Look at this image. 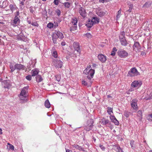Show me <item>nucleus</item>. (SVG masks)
Instances as JSON below:
<instances>
[{
	"mask_svg": "<svg viewBox=\"0 0 152 152\" xmlns=\"http://www.w3.org/2000/svg\"><path fill=\"white\" fill-rule=\"evenodd\" d=\"M91 20L94 24L98 23L99 21V19L97 17H93Z\"/></svg>",
	"mask_w": 152,
	"mask_h": 152,
	"instance_id": "obj_22",
	"label": "nucleus"
},
{
	"mask_svg": "<svg viewBox=\"0 0 152 152\" xmlns=\"http://www.w3.org/2000/svg\"><path fill=\"white\" fill-rule=\"evenodd\" d=\"M28 86H27L23 88L21 91L20 94V98L21 99H23V98H24V99L26 101V93L28 92Z\"/></svg>",
	"mask_w": 152,
	"mask_h": 152,
	"instance_id": "obj_3",
	"label": "nucleus"
},
{
	"mask_svg": "<svg viewBox=\"0 0 152 152\" xmlns=\"http://www.w3.org/2000/svg\"><path fill=\"white\" fill-rule=\"evenodd\" d=\"M102 124L104 125H106L107 124L110 125V122L107 119H102Z\"/></svg>",
	"mask_w": 152,
	"mask_h": 152,
	"instance_id": "obj_24",
	"label": "nucleus"
},
{
	"mask_svg": "<svg viewBox=\"0 0 152 152\" xmlns=\"http://www.w3.org/2000/svg\"><path fill=\"white\" fill-rule=\"evenodd\" d=\"M24 37H23L22 38H21V39L23 40V39H24Z\"/></svg>",
	"mask_w": 152,
	"mask_h": 152,
	"instance_id": "obj_64",
	"label": "nucleus"
},
{
	"mask_svg": "<svg viewBox=\"0 0 152 152\" xmlns=\"http://www.w3.org/2000/svg\"><path fill=\"white\" fill-rule=\"evenodd\" d=\"M94 122L93 120L91 119L88 120L87 121V125L84 128L85 129L86 131H89L91 130L93 126Z\"/></svg>",
	"mask_w": 152,
	"mask_h": 152,
	"instance_id": "obj_5",
	"label": "nucleus"
},
{
	"mask_svg": "<svg viewBox=\"0 0 152 152\" xmlns=\"http://www.w3.org/2000/svg\"><path fill=\"white\" fill-rule=\"evenodd\" d=\"M21 1L20 4H21L22 5H24V2L23 1Z\"/></svg>",
	"mask_w": 152,
	"mask_h": 152,
	"instance_id": "obj_60",
	"label": "nucleus"
},
{
	"mask_svg": "<svg viewBox=\"0 0 152 152\" xmlns=\"http://www.w3.org/2000/svg\"><path fill=\"white\" fill-rule=\"evenodd\" d=\"M121 45L123 46H126L128 44V43L125 38L120 40Z\"/></svg>",
	"mask_w": 152,
	"mask_h": 152,
	"instance_id": "obj_27",
	"label": "nucleus"
},
{
	"mask_svg": "<svg viewBox=\"0 0 152 152\" xmlns=\"http://www.w3.org/2000/svg\"><path fill=\"white\" fill-rule=\"evenodd\" d=\"M56 12L57 13V15L59 16L61 14V11L59 9H57L56 11Z\"/></svg>",
	"mask_w": 152,
	"mask_h": 152,
	"instance_id": "obj_49",
	"label": "nucleus"
},
{
	"mask_svg": "<svg viewBox=\"0 0 152 152\" xmlns=\"http://www.w3.org/2000/svg\"><path fill=\"white\" fill-rule=\"evenodd\" d=\"M151 3L149 2H147L145 3V4L143 6V7L145 8H148L150 7L151 5Z\"/></svg>",
	"mask_w": 152,
	"mask_h": 152,
	"instance_id": "obj_33",
	"label": "nucleus"
},
{
	"mask_svg": "<svg viewBox=\"0 0 152 152\" xmlns=\"http://www.w3.org/2000/svg\"><path fill=\"white\" fill-rule=\"evenodd\" d=\"M79 12L80 14L83 17H85L86 15V10L83 7L80 8Z\"/></svg>",
	"mask_w": 152,
	"mask_h": 152,
	"instance_id": "obj_15",
	"label": "nucleus"
},
{
	"mask_svg": "<svg viewBox=\"0 0 152 152\" xmlns=\"http://www.w3.org/2000/svg\"><path fill=\"white\" fill-rule=\"evenodd\" d=\"M118 53V56L121 58H125L128 56V53L123 50H119Z\"/></svg>",
	"mask_w": 152,
	"mask_h": 152,
	"instance_id": "obj_7",
	"label": "nucleus"
},
{
	"mask_svg": "<svg viewBox=\"0 0 152 152\" xmlns=\"http://www.w3.org/2000/svg\"><path fill=\"white\" fill-rule=\"evenodd\" d=\"M137 116L139 117L141 119L142 118V111L139 110L137 113Z\"/></svg>",
	"mask_w": 152,
	"mask_h": 152,
	"instance_id": "obj_31",
	"label": "nucleus"
},
{
	"mask_svg": "<svg viewBox=\"0 0 152 152\" xmlns=\"http://www.w3.org/2000/svg\"><path fill=\"white\" fill-rule=\"evenodd\" d=\"M56 80H57L59 82L60 81L61 77L60 75H57L56 76Z\"/></svg>",
	"mask_w": 152,
	"mask_h": 152,
	"instance_id": "obj_40",
	"label": "nucleus"
},
{
	"mask_svg": "<svg viewBox=\"0 0 152 152\" xmlns=\"http://www.w3.org/2000/svg\"><path fill=\"white\" fill-rule=\"evenodd\" d=\"M83 72L85 74L88 75L87 78L90 80L93 78L95 73V70L92 69L91 65H89L84 70Z\"/></svg>",
	"mask_w": 152,
	"mask_h": 152,
	"instance_id": "obj_1",
	"label": "nucleus"
},
{
	"mask_svg": "<svg viewBox=\"0 0 152 152\" xmlns=\"http://www.w3.org/2000/svg\"><path fill=\"white\" fill-rule=\"evenodd\" d=\"M7 144V147H9L10 149H11L12 151L14 150V147L13 145H12L11 144L9 143H8Z\"/></svg>",
	"mask_w": 152,
	"mask_h": 152,
	"instance_id": "obj_36",
	"label": "nucleus"
},
{
	"mask_svg": "<svg viewBox=\"0 0 152 152\" xmlns=\"http://www.w3.org/2000/svg\"><path fill=\"white\" fill-rule=\"evenodd\" d=\"M147 118L148 120H149V121H152V113L149 115H148L147 117Z\"/></svg>",
	"mask_w": 152,
	"mask_h": 152,
	"instance_id": "obj_41",
	"label": "nucleus"
},
{
	"mask_svg": "<svg viewBox=\"0 0 152 152\" xmlns=\"http://www.w3.org/2000/svg\"><path fill=\"white\" fill-rule=\"evenodd\" d=\"M53 64L56 68H61L63 65V62L60 60L54 59L53 61Z\"/></svg>",
	"mask_w": 152,
	"mask_h": 152,
	"instance_id": "obj_6",
	"label": "nucleus"
},
{
	"mask_svg": "<svg viewBox=\"0 0 152 152\" xmlns=\"http://www.w3.org/2000/svg\"><path fill=\"white\" fill-rule=\"evenodd\" d=\"M134 141L131 140L130 142V144L131 145V147L133 148L134 149L135 148V146L134 145Z\"/></svg>",
	"mask_w": 152,
	"mask_h": 152,
	"instance_id": "obj_43",
	"label": "nucleus"
},
{
	"mask_svg": "<svg viewBox=\"0 0 152 152\" xmlns=\"http://www.w3.org/2000/svg\"><path fill=\"white\" fill-rule=\"evenodd\" d=\"M107 112L109 115H111L113 113V109L110 107H108Z\"/></svg>",
	"mask_w": 152,
	"mask_h": 152,
	"instance_id": "obj_35",
	"label": "nucleus"
},
{
	"mask_svg": "<svg viewBox=\"0 0 152 152\" xmlns=\"http://www.w3.org/2000/svg\"><path fill=\"white\" fill-rule=\"evenodd\" d=\"M65 7L69 8L70 6V3L68 2H66L63 3Z\"/></svg>",
	"mask_w": 152,
	"mask_h": 152,
	"instance_id": "obj_37",
	"label": "nucleus"
},
{
	"mask_svg": "<svg viewBox=\"0 0 152 152\" xmlns=\"http://www.w3.org/2000/svg\"><path fill=\"white\" fill-rule=\"evenodd\" d=\"M119 38L120 40L123 39H124V38H125V32L124 31H122L121 32L119 36Z\"/></svg>",
	"mask_w": 152,
	"mask_h": 152,
	"instance_id": "obj_28",
	"label": "nucleus"
},
{
	"mask_svg": "<svg viewBox=\"0 0 152 152\" xmlns=\"http://www.w3.org/2000/svg\"><path fill=\"white\" fill-rule=\"evenodd\" d=\"M77 19L76 18H74L72 19V22L74 25L73 27H72L70 28V31H72L76 30L77 28Z\"/></svg>",
	"mask_w": 152,
	"mask_h": 152,
	"instance_id": "obj_10",
	"label": "nucleus"
},
{
	"mask_svg": "<svg viewBox=\"0 0 152 152\" xmlns=\"http://www.w3.org/2000/svg\"><path fill=\"white\" fill-rule=\"evenodd\" d=\"M31 25L32 26H38V24L36 22H33L31 23Z\"/></svg>",
	"mask_w": 152,
	"mask_h": 152,
	"instance_id": "obj_52",
	"label": "nucleus"
},
{
	"mask_svg": "<svg viewBox=\"0 0 152 152\" xmlns=\"http://www.w3.org/2000/svg\"><path fill=\"white\" fill-rule=\"evenodd\" d=\"M133 6L131 4L129 6V9L127 10L126 12H130L132 11V9Z\"/></svg>",
	"mask_w": 152,
	"mask_h": 152,
	"instance_id": "obj_42",
	"label": "nucleus"
},
{
	"mask_svg": "<svg viewBox=\"0 0 152 152\" xmlns=\"http://www.w3.org/2000/svg\"><path fill=\"white\" fill-rule=\"evenodd\" d=\"M96 66V65L95 64H92L93 67H95Z\"/></svg>",
	"mask_w": 152,
	"mask_h": 152,
	"instance_id": "obj_58",
	"label": "nucleus"
},
{
	"mask_svg": "<svg viewBox=\"0 0 152 152\" xmlns=\"http://www.w3.org/2000/svg\"><path fill=\"white\" fill-rule=\"evenodd\" d=\"M110 0H104V1H105L106 2H108Z\"/></svg>",
	"mask_w": 152,
	"mask_h": 152,
	"instance_id": "obj_63",
	"label": "nucleus"
},
{
	"mask_svg": "<svg viewBox=\"0 0 152 152\" xmlns=\"http://www.w3.org/2000/svg\"><path fill=\"white\" fill-rule=\"evenodd\" d=\"M98 58L99 60L102 62L104 63L106 60V57L102 54H99Z\"/></svg>",
	"mask_w": 152,
	"mask_h": 152,
	"instance_id": "obj_14",
	"label": "nucleus"
},
{
	"mask_svg": "<svg viewBox=\"0 0 152 152\" xmlns=\"http://www.w3.org/2000/svg\"><path fill=\"white\" fill-rule=\"evenodd\" d=\"M20 22V20L18 16H15L13 20V24L12 25L14 26H16L17 25L19 24Z\"/></svg>",
	"mask_w": 152,
	"mask_h": 152,
	"instance_id": "obj_12",
	"label": "nucleus"
},
{
	"mask_svg": "<svg viewBox=\"0 0 152 152\" xmlns=\"http://www.w3.org/2000/svg\"><path fill=\"white\" fill-rule=\"evenodd\" d=\"M106 13L107 12L106 11L104 12L102 10H99L97 12L96 14L98 16L101 17L104 15L106 14Z\"/></svg>",
	"mask_w": 152,
	"mask_h": 152,
	"instance_id": "obj_17",
	"label": "nucleus"
},
{
	"mask_svg": "<svg viewBox=\"0 0 152 152\" xmlns=\"http://www.w3.org/2000/svg\"><path fill=\"white\" fill-rule=\"evenodd\" d=\"M28 23H29V24H30L31 23V21H29V20H28L27 21Z\"/></svg>",
	"mask_w": 152,
	"mask_h": 152,
	"instance_id": "obj_62",
	"label": "nucleus"
},
{
	"mask_svg": "<svg viewBox=\"0 0 152 152\" xmlns=\"http://www.w3.org/2000/svg\"><path fill=\"white\" fill-rule=\"evenodd\" d=\"M55 33L57 34V36L58 38L61 39L63 38L64 36L63 34L61 32L59 31H56L55 32Z\"/></svg>",
	"mask_w": 152,
	"mask_h": 152,
	"instance_id": "obj_21",
	"label": "nucleus"
},
{
	"mask_svg": "<svg viewBox=\"0 0 152 152\" xmlns=\"http://www.w3.org/2000/svg\"><path fill=\"white\" fill-rule=\"evenodd\" d=\"M19 11H17L16 12V14L15 16H19Z\"/></svg>",
	"mask_w": 152,
	"mask_h": 152,
	"instance_id": "obj_54",
	"label": "nucleus"
},
{
	"mask_svg": "<svg viewBox=\"0 0 152 152\" xmlns=\"http://www.w3.org/2000/svg\"><path fill=\"white\" fill-rule=\"evenodd\" d=\"M30 12L32 13H34V10H33V9L31 7H30Z\"/></svg>",
	"mask_w": 152,
	"mask_h": 152,
	"instance_id": "obj_53",
	"label": "nucleus"
},
{
	"mask_svg": "<svg viewBox=\"0 0 152 152\" xmlns=\"http://www.w3.org/2000/svg\"><path fill=\"white\" fill-rule=\"evenodd\" d=\"M73 46L75 50L80 54L81 53V50L79 43L77 42H74L73 44Z\"/></svg>",
	"mask_w": 152,
	"mask_h": 152,
	"instance_id": "obj_8",
	"label": "nucleus"
},
{
	"mask_svg": "<svg viewBox=\"0 0 152 152\" xmlns=\"http://www.w3.org/2000/svg\"><path fill=\"white\" fill-rule=\"evenodd\" d=\"M117 149L118 150V152H124L122 149L120 147H117Z\"/></svg>",
	"mask_w": 152,
	"mask_h": 152,
	"instance_id": "obj_47",
	"label": "nucleus"
},
{
	"mask_svg": "<svg viewBox=\"0 0 152 152\" xmlns=\"http://www.w3.org/2000/svg\"><path fill=\"white\" fill-rule=\"evenodd\" d=\"M82 84L84 86H86L87 85V83L84 80H83L82 82Z\"/></svg>",
	"mask_w": 152,
	"mask_h": 152,
	"instance_id": "obj_50",
	"label": "nucleus"
},
{
	"mask_svg": "<svg viewBox=\"0 0 152 152\" xmlns=\"http://www.w3.org/2000/svg\"><path fill=\"white\" fill-rule=\"evenodd\" d=\"M66 152H72V151L68 149H66Z\"/></svg>",
	"mask_w": 152,
	"mask_h": 152,
	"instance_id": "obj_55",
	"label": "nucleus"
},
{
	"mask_svg": "<svg viewBox=\"0 0 152 152\" xmlns=\"http://www.w3.org/2000/svg\"><path fill=\"white\" fill-rule=\"evenodd\" d=\"M51 53L52 56L54 58H56L58 56V55L57 51L55 50V49L54 47H53L51 50Z\"/></svg>",
	"mask_w": 152,
	"mask_h": 152,
	"instance_id": "obj_23",
	"label": "nucleus"
},
{
	"mask_svg": "<svg viewBox=\"0 0 152 152\" xmlns=\"http://www.w3.org/2000/svg\"><path fill=\"white\" fill-rule=\"evenodd\" d=\"M3 86L4 88L8 89L10 88L11 84L9 80H5L3 82Z\"/></svg>",
	"mask_w": 152,
	"mask_h": 152,
	"instance_id": "obj_13",
	"label": "nucleus"
},
{
	"mask_svg": "<svg viewBox=\"0 0 152 152\" xmlns=\"http://www.w3.org/2000/svg\"><path fill=\"white\" fill-rule=\"evenodd\" d=\"M130 113L127 111H125L124 112V115L126 117L128 118L129 116Z\"/></svg>",
	"mask_w": 152,
	"mask_h": 152,
	"instance_id": "obj_39",
	"label": "nucleus"
},
{
	"mask_svg": "<svg viewBox=\"0 0 152 152\" xmlns=\"http://www.w3.org/2000/svg\"><path fill=\"white\" fill-rule=\"evenodd\" d=\"M121 10L120 9L118 11V12L117 15L116 16V18L117 20H118V19L120 17H121Z\"/></svg>",
	"mask_w": 152,
	"mask_h": 152,
	"instance_id": "obj_30",
	"label": "nucleus"
},
{
	"mask_svg": "<svg viewBox=\"0 0 152 152\" xmlns=\"http://www.w3.org/2000/svg\"><path fill=\"white\" fill-rule=\"evenodd\" d=\"M140 75V73L138 72L135 67L132 68L129 71L128 76L130 77H134Z\"/></svg>",
	"mask_w": 152,
	"mask_h": 152,
	"instance_id": "obj_4",
	"label": "nucleus"
},
{
	"mask_svg": "<svg viewBox=\"0 0 152 152\" xmlns=\"http://www.w3.org/2000/svg\"><path fill=\"white\" fill-rule=\"evenodd\" d=\"M9 66L11 72H12L16 69L20 71L22 69H24L25 68V66L21 64H14L13 63H10Z\"/></svg>",
	"mask_w": 152,
	"mask_h": 152,
	"instance_id": "obj_2",
	"label": "nucleus"
},
{
	"mask_svg": "<svg viewBox=\"0 0 152 152\" xmlns=\"http://www.w3.org/2000/svg\"><path fill=\"white\" fill-rule=\"evenodd\" d=\"M30 66H31V67H30V66H29V67H28V66H27L28 68L29 69V70H31V65L30 64Z\"/></svg>",
	"mask_w": 152,
	"mask_h": 152,
	"instance_id": "obj_59",
	"label": "nucleus"
},
{
	"mask_svg": "<svg viewBox=\"0 0 152 152\" xmlns=\"http://www.w3.org/2000/svg\"><path fill=\"white\" fill-rule=\"evenodd\" d=\"M117 51V49L115 47L113 48L111 55L112 56H114L115 55V52Z\"/></svg>",
	"mask_w": 152,
	"mask_h": 152,
	"instance_id": "obj_34",
	"label": "nucleus"
},
{
	"mask_svg": "<svg viewBox=\"0 0 152 152\" xmlns=\"http://www.w3.org/2000/svg\"><path fill=\"white\" fill-rule=\"evenodd\" d=\"M2 130L1 129H0V134H2Z\"/></svg>",
	"mask_w": 152,
	"mask_h": 152,
	"instance_id": "obj_61",
	"label": "nucleus"
},
{
	"mask_svg": "<svg viewBox=\"0 0 152 152\" xmlns=\"http://www.w3.org/2000/svg\"><path fill=\"white\" fill-rule=\"evenodd\" d=\"M85 35H86V37L88 38H91L92 36L89 33H88L86 34Z\"/></svg>",
	"mask_w": 152,
	"mask_h": 152,
	"instance_id": "obj_46",
	"label": "nucleus"
},
{
	"mask_svg": "<svg viewBox=\"0 0 152 152\" xmlns=\"http://www.w3.org/2000/svg\"><path fill=\"white\" fill-rule=\"evenodd\" d=\"M99 1L100 2L104 3L105 1L104 0H99Z\"/></svg>",
	"mask_w": 152,
	"mask_h": 152,
	"instance_id": "obj_56",
	"label": "nucleus"
},
{
	"mask_svg": "<svg viewBox=\"0 0 152 152\" xmlns=\"http://www.w3.org/2000/svg\"><path fill=\"white\" fill-rule=\"evenodd\" d=\"M110 118L111 121L113 122L114 120H115L116 119L115 117L113 116H110Z\"/></svg>",
	"mask_w": 152,
	"mask_h": 152,
	"instance_id": "obj_51",
	"label": "nucleus"
},
{
	"mask_svg": "<svg viewBox=\"0 0 152 152\" xmlns=\"http://www.w3.org/2000/svg\"><path fill=\"white\" fill-rule=\"evenodd\" d=\"M72 146L76 149H78L81 151L83 149L81 146H80L77 145H72Z\"/></svg>",
	"mask_w": 152,
	"mask_h": 152,
	"instance_id": "obj_32",
	"label": "nucleus"
},
{
	"mask_svg": "<svg viewBox=\"0 0 152 152\" xmlns=\"http://www.w3.org/2000/svg\"><path fill=\"white\" fill-rule=\"evenodd\" d=\"M31 72L32 74V76H37L39 72V71L37 69H35L32 70Z\"/></svg>",
	"mask_w": 152,
	"mask_h": 152,
	"instance_id": "obj_19",
	"label": "nucleus"
},
{
	"mask_svg": "<svg viewBox=\"0 0 152 152\" xmlns=\"http://www.w3.org/2000/svg\"><path fill=\"white\" fill-rule=\"evenodd\" d=\"M10 10H11L12 13H13L15 10H17L18 9L17 7L15 5L10 4L9 6Z\"/></svg>",
	"mask_w": 152,
	"mask_h": 152,
	"instance_id": "obj_18",
	"label": "nucleus"
},
{
	"mask_svg": "<svg viewBox=\"0 0 152 152\" xmlns=\"http://www.w3.org/2000/svg\"><path fill=\"white\" fill-rule=\"evenodd\" d=\"M47 27L50 28H51L53 27V24L51 23H50L48 24Z\"/></svg>",
	"mask_w": 152,
	"mask_h": 152,
	"instance_id": "obj_38",
	"label": "nucleus"
},
{
	"mask_svg": "<svg viewBox=\"0 0 152 152\" xmlns=\"http://www.w3.org/2000/svg\"><path fill=\"white\" fill-rule=\"evenodd\" d=\"M45 105L47 108H49L50 107V104L48 100L47 99L45 101Z\"/></svg>",
	"mask_w": 152,
	"mask_h": 152,
	"instance_id": "obj_29",
	"label": "nucleus"
},
{
	"mask_svg": "<svg viewBox=\"0 0 152 152\" xmlns=\"http://www.w3.org/2000/svg\"><path fill=\"white\" fill-rule=\"evenodd\" d=\"M115 125H118L119 124V122L116 119L115 120H114L113 121Z\"/></svg>",
	"mask_w": 152,
	"mask_h": 152,
	"instance_id": "obj_45",
	"label": "nucleus"
},
{
	"mask_svg": "<svg viewBox=\"0 0 152 152\" xmlns=\"http://www.w3.org/2000/svg\"><path fill=\"white\" fill-rule=\"evenodd\" d=\"M94 25L93 22H92L91 20H89L87 22L86 24V26L89 28H91Z\"/></svg>",
	"mask_w": 152,
	"mask_h": 152,
	"instance_id": "obj_25",
	"label": "nucleus"
},
{
	"mask_svg": "<svg viewBox=\"0 0 152 152\" xmlns=\"http://www.w3.org/2000/svg\"><path fill=\"white\" fill-rule=\"evenodd\" d=\"M26 78L28 80H31V76L30 75H29L26 76Z\"/></svg>",
	"mask_w": 152,
	"mask_h": 152,
	"instance_id": "obj_44",
	"label": "nucleus"
},
{
	"mask_svg": "<svg viewBox=\"0 0 152 152\" xmlns=\"http://www.w3.org/2000/svg\"><path fill=\"white\" fill-rule=\"evenodd\" d=\"M133 48L134 50L136 52H138L141 49V46L139 42H134Z\"/></svg>",
	"mask_w": 152,
	"mask_h": 152,
	"instance_id": "obj_9",
	"label": "nucleus"
},
{
	"mask_svg": "<svg viewBox=\"0 0 152 152\" xmlns=\"http://www.w3.org/2000/svg\"><path fill=\"white\" fill-rule=\"evenodd\" d=\"M137 100L136 99H133L132 101L131 104V106L134 109H136L137 108Z\"/></svg>",
	"mask_w": 152,
	"mask_h": 152,
	"instance_id": "obj_16",
	"label": "nucleus"
},
{
	"mask_svg": "<svg viewBox=\"0 0 152 152\" xmlns=\"http://www.w3.org/2000/svg\"><path fill=\"white\" fill-rule=\"evenodd\" d=\"M58 38L57 36V34L54 33H53L52 34V40L54 44L57 43V39Z\"/></svg>",
	"mask_w": 152,
	"mask_h": 152,
	"instance_id": "obj_20",
	"label": "nucleus"
},
{
	"mask_svg": "<svg viewBox=\"0 0 152 152\" xmlns=\"http://www.w3.org/2000/svg\"><path fill=\"white\" fill-rule=\"evenodd\" d=\"M59 0H54L53 1V3L56 5H58L59 4Z\"/></svg>",
	"mask_w": 152,
	"mask_h": 152,
	"instance_id": "obj_48",
	"label": "nucleus"
},
{
	"mask_svg": "<svg viewBox=\"0 0 152 152\" xmlns=\"http://www.w3.org/2000/svg\"><path fill=\"white\" fill-rule=\"evenodd\" d=\"M36 81L38 83L40 82L43 80L41 76L40 75H37L36 77Z\"/></svg>",
	"mask_w": 152,
	"mask_h": 152,
	"instance_id": "obj_26",
	"label": "nucleus"
},
{
	"mask_svg": "<svg viewBox=\"0 0 152 152\" xmlns=\"http://www.w3.org/2000/svg\"><path fill=\"white\" fill-rule=\"evenodd\" d=\"M61 45H62V46H64V45H65V42H62L61 43Z\"/></svg>",
	"mask_w": 152,
	"mask_h": 152,
	"instance_id": "obj_57",
	"label": "nucleus"
},
{
	"mask_svg": "<svg viewBox=\"0 0 152 152\" xmlns=\"http://www.w3.org/2000/svg\"><path fill=\"white\" fill-rule=\"evenodd\" d=\"M142 84V82L140 81L138 82V81L135 80L132 82L131 84V86L132 87L134 88L140 87Z\"/></svg>",
	"mask_w": 152,
	"mask_h": 152,
	"instance_id": "obj_11",
	"label": "nucleus"
}]
</instances>
